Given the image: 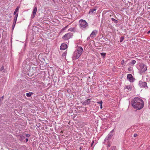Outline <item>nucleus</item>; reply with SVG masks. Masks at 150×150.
Wrapping results in <instances>:
<instances>
[{
    "label": "nucleus",
    "mask_w": 150,
    "mask_h": 150,
    "mask_svg": "<svg viewBox=\"0 0 150 150\" xmlns=\"http://www.w3.org/2000/svg\"><path fill=\"white\" fill-rule=\"evenodd\" d=\"M121 64H122V65H125V62L124 60H122V61L121 62Z\"/></svg>",
    "instance_id": "obj_21"
},
{
    "label": "nucleus",
    "mask_w": 150,
    "mask_h": 150,
    "mask_svg": "<svg viewBox=\"0 0 150 150\" xmlns=\"http://www.w3.org/2000/svg\"><path fill=\"white\" fill-rule=\"evenodd\" d=\"M124 37H121L120 39V42H122L123 40H124Z\"/></svg>",
    "instance_id": "obj_20"
},
{
    "label": "nucleus",
    "mask_w": 150,
    "mask_h": 150,
    "mask_svg": "<svg viewBox=\"0 0 150 150\" xmlns=\"http://www.w3.org/2000/svg\"><path fill=\"white\" fill-rule=\"evenodd\" d=\"M71 28L69 29L68 30H69V31H71Z\"/></svg>",
    "instance_id": "obj_33"
},
{
    "label": "nucleus",
    "mask_w": 150,
    "mask_h": 150,
    "mask_svg": "<svg viewBox=\"0 0 150 150\" xmlns=\"http://www.w3.org/2000/svg\"><path fill=\"white\" fill-rule=\"evenodd\" d=\"M72 36L71 33L65 34L63 37L62 38L64 40H67L70 38Z\"/></svg>",
    "instance_id": "obj_5"
},
{
    "label": "nucleus",
    "mask_w": 150,
    "mask_h": 150,
    "mask_svg": "<svg viewBox=\"0 0 150 150\" xmlns=\"http://www.w3.org/2000/svg\"><path fill=\"white\" fill-rule=\"evenodd\" d=\"M150 33V30L147 33Z\"/></svg>",
    "instance_id": "obj_35"
},
{
    "label": "nucleus",
    "mask_w": 150,
    "mask_h": 150,
    "mask_svg": "<svg viewBox=\"0 0 150 150\" xmlns=\"http://www.w3.org/2000/svg\"><path fill=\"white\" fill-rule=\"evenodd\" d=\"M96 10L95 9H90L89 11V13H93Z\"/></svg>",
    "instance_id": "obj_13"
},
{
    "label": "nucleus",
    "mask_w": 150,
    "mask_h": 150,
    "mask_svg": "<svg viewBox=\"0 0 150 150\" xmlns=\"http://www.w3.org/2000/svg\"><path fill=\"white\" fill-rule=\"evenodd\" d=\"M19 8V7L18 6L16 8V9L15 11L16 12H17L18 11Z\"/></svg>",
    "instance_id": "obj_18"
},
{
    "label": "nucleus",
    "mask_w": 150,
    "mask_h": 150,
    "mask_svg": "<svg viewBox=\"0 0 150 150\" xmlns=\"http://www.w3.org/2000/svg\"><path fill=\"white\" fill-rule=\"evenodd\" d=\"M83 48L82 47H79L75 51L73 54V59H77L81 55L83 52Z\"/></svg>",
    "instance_id": "obj_2"
},
{
    "label": "nucleus",
    "mask_w": 150,
    "mask_h": 150,
    "mask_svg": "<svg viewBox=\"0 0 150 150\" xmlns=\"http://www.w3.org/2000/svg\"><path fill=\"white\" fill-rule=\"evenodd\" d=\"M136 62L135 60H132L131 63L132 64H134Z\"/></svg>",
    "instance_id": "obj_19"
},
{
    "label": "nucleus",
    "mask_w": 150,
    "mask_h": 150,
    "mask_svg": "<svg viewBox=\"0 0 150 150\" xmlns=\"http://www.w3.org/2000/svg\"><path fill=\"white\" fill-rule=\"evenodd\" d=\"M140 74L145 72L147 70V68L146 66L143 63H141L140 64Z\"/></svg>",
    "instance_id": "obj_4"
},
{
    "label": "nucleus",
    "mask_w": 150,
    "mask_h": 150,
    "mask_svg": "<svg viewBox=\"0 0 150 150\" xmlns=\"http://www.w3.org/2000/svg\"><path fill=\"white\" fill-rule=\"evenodd\" d=\"M126 88L129 90H131L132 89L130 85H127L126 87Z\"/></svg>",
    "instance_id": "obj_15"
},
{
    "label": "nucleus",
    "mask_w": 150,
    "mask_h": 150,
    "mask_svg": "<svg viewBox=\"0 0 150 150\" xmlns=\"http://www.w3.org/2000/svg\"><path fill=\"white\" fill-rule=\"evenodd\" d=\"M79 24L80 27L82 29L86 28L88 26V23L85 20H84L81 19L80 20Z\"/></svg>",
    "instance_id": "obj_3"
},
{
    "label": "nucleus",
    "mask_w": 150,
    "mask_h": 150,
    "mask_svg": "<svg viewBox=\"0 0 150 150\" xmlns=\"http://www.w3.org/2000/svg\"><path fill=\"white\" fill-rule=\"evenodd\" d=\"M33 94V93L30 92L29 93H26V96L28 97H30Z\"/></svg>",
    "instance_id": "obj_12"
},
{
    "label": "nucleus",
    "mask_w": 150,
    "mask_h": 150,
    "mask_svg": "<svg viewBox=\"0 0 150 150\" xmlns=\"http://www.w3.org/2000/svg\"><path fill=\"white\" fill-rule=\"evenodd\" d=\"M3 99H4V96H2L1 98H0V99H1V101H2V100H3Z\"/></svg>",
    "instance_id": "obj_25"
},
{
    "label": "nucleus",
    "mask_w": 150,
    "mask_h": 150,
    "mask_svg": "<svg viewBox=\"0 0 150 150\" xmlns=\"http://www.w3.org/2000/svg\"><path fill=\"white\" fill-rule=\"evenodd\" d=\"M131 103L134 108L140 110L144 106V101L139 98H135L131 102Z\"/></svg>",
    "instance_id": "obj_1"
},
{
    "label": "nucleus",
    "mask_w": 150,
    "mask_h": 150,
    "mask_svg": "<svg viewBox=\"0 0 150 150\" xmlns=\"http://www.w3.org/2000/svg\"><path fill=\"white\" fill-rule=\"evenodd\" d=\"M98 33V31L96 30H94L93 31L91 34L90 35V37L92 38H94L96 36Z\"/></svg>",
    "instance_id": "obj_7"
},
{
    "label": "nucleus",
    "mask_w": 150,
    "mask_h": 150,
    "mask_svg": "<svg viewBox=\"0 0 150 150\" xmlns=\"http://www.w3.org/2000/svg\"><path fill=\"white\" fill-rule=\"evenodd\" d=\"M137 134H134V137H137Z\"/></svg>",
    "instance_id": "obj_26"
},
{
    "label": "nucleus",
    "mask_w": 150,
    "mask_h": 150,
    "mask_svg": "<svg viewBox=\"0 0 150 150\" xmlns=\"http://www.w3.org/2000/svg\"><path fill=\"white\" fill-rule=\"evenodd\" d=\"M1 35L0 34V38H1Z\"/></svg>",
    "instance_id": "obj_36"
},
{
    "label": "nucleus",
    "mask_w": 150,
    "mask_h": 150,
    "mask_svg": "<svg viewBox=\"0 0 150 150\" xmlns=\"http://www.w3.org/2000/svg\"><path fill=\"white\" fill-rule=\"evenodd\" d=\"M100 54L101 56H104L106 55V53L104 52H102L100 53Z\"/></svg>",
    "instance_id": "obj_22"
},
{
    "label": "nucleus",
    "mask_w": 150,
    "mask_h": 150,
    "mask_svg": "<svg viewBox=\"0 0 150 150\" xmlns=\"http://www.w3.org/2000/svg\"><path fill=\"white\" fill-rule=\"evenodd\" d=\"M112 21H114L115 23H117L118 22V21L115 20V19L113 18H112L111 19Z\"/></svg>",
    "instance_id": "obj_16"
},
{
    "label": "nucleus",
    "mask_w": 150,
    "mask_h": 150,
    "mask_svg": "<svg viewBox=\"0 0 150 150\" xmlns=\"http://www.w3.org/2000/svg\"><path fill=\"white\" fill-rule=\"evenodd\" d=\"M16 12H15L14 11V13H13L14 15H16Z\"/></svg>",
    "instance_id": "obj_31"
},
{
    "label": "nucleus",
    "mask_w": 150,
    "mask_h": 150,
    "mask_svg": "<svg viewBox=\"0 0 150 150\" xmlns=\"http://www.w3.org/2000/svg\"><path fill=\"white\" fill-rule=\"evenodd\" d=\"M2 102V101H1V99H0V105H1V102Z\"/></svg>",
    "instance_id": "obj_34"
},
{
    "label": "nucleus",
    "mask_w": 150,
    "mask_h": 150,
    "mask_svg": "<svg viewBox=\"0 0 150 150\" xmlns=\"http://www.w3.org/2000/svg\"><path fill=\"white\" fill-rule=\"evenodd\" d=\"M26 142H28V139L27 138L26 139Z\"/></svg>",
    "instance_id": "obj_32"
},
{
    "label": "nucleus",
    "mask_w": 150,
    "mask_h": 150,
    "mask_svg": "<svg viewBox=\"0 0 150 150\" xmlns=\"http://www.w3.org/2000/svg\"><path fill=\"white\" fill-rule=\"evenodd\" d=\"M37 10V7H35L34 8L33 11L32 12L31 17L33 18H34L36 14Z\"/></svg>",
    "instance_id": "obj_8"
},
{
    "label": "nucleus",
    "mask_w": 150,
    "mask_h": 150,
    "mask_svg": "<svg viewBox=\"0 0 150 150\" xmlns=\"http://www.w3.org/2000/svg\"><path fill=\"white\" fill-rule=\"evenodd\" d=\"M0 71H3L4 72H5V71H4V67L3 66H2L1 67V68H0Z\"/></svg>",
    "instance_id": "obj_17"
},
{
    "label": "nucleus",
    "mask_w": 150,
    "mask_h": 150,
    "mask_svg": "<svg viewBox=\"0 0 150 150\" xmlns=\"http://www.w3.org/2000/svg\"><path fill=\"white\" fill-rule=\"evenodd\" d=\"M97 103H98L100 104H102L103 102L102 101H101L98 102H97Z\"/></svg>",
    "instance_id": "obj_24"
},
{
    "label": "nucleus",
    "mask_w": 150,
    "mask_h": 150,
    "mask_svg": "<svg viewBox=\"0 0 150 150\" xmlns=\"http://www.w3.org/2000/svg\"><path fill=\"white\" fill-rule=\"evenodd\" d=\"M25 136L26 137H28L30 136V135L28 134H26Z\"/></svg>",
    "instance_id": "obj_23"
},
{
    "label": "nucleus",
    "mask_w": 150,
    "mask_h": 150,
    "mask_svg": "<svg viewBox=\"0 0 150 150\" xmlns=\"http://www.w3.org/2000/svg\"><path fill=\"white\" fill-rule=\"evenodd\" d=\"M13 24H14V26L16 24V23H15V21H14V20Z\"/></svg>",
    "instance_id": "obj_28"
},
{
    "label": "nucleus",
    "mask_w": 150,
    "mask_h": 150,
    "mask_svg": "<svg viewBox=\"0 0 150 150\" xmlns=\"http://www.w3.org/2000/svg\"><path fill=\"white\" fill-rule=\"evenodd\" d=\"M18 13H16V15L14 17V21H15V23H16L17 18L18 17Z\"/></svg>",
    "instance_id": "obj_14"
},
{
    "label": "nucleus",
    "mask_w": 150,
    "mask_h": 150,
    "mask_svg": "<svg viewBox=\"0 0 150 150\" xmlns=\"http://www.w3.org/2000/svg\"><path fill=\"white\" fill-rule=\"evenodd\" d=\"M94 141H93L92 142V144H91V146H92L93 143H94Z\"/></svg>",
    "instance_id": "obj_29"
},
{
    "label": "nucleus",
    "mask_w": 150,
    "mask_h": 150,
    "mask_svg": "<svg viewBox=\"0 0 150 150\" xmlns=\"http://www.w3.org/2000/svg\"><path fill=\"white\" fill-rule=\"evenodd\" d=\"M127 79L130 82H133L134 81V78L131 74H128L127 75Z\"/></svg>",
    "instance_id": "obj_6"
},
{
    "label": "nucleus",
    "mask_w": 150,
    "mask_h": 150,
    "mask_svg": "<svg viewBox=\"0 0 150 150\" xmlns=\"http://www.w3.org/2000/svg\"><path fill=\"white\" fill-rule=\"evenodd\" d=\"M90 99H88L84 101L83 103L85 105H88L90 103Z\"/></svg>",
    "instance_id": "obj_11"
},
{
    "label": "nucleus",
    "mask_w": 150,
    "mask_h": 150,
    "mask_svg": "<svg viewBox=\"0 0 150 150\" xmlns=\"http://www.w3.org/2000/svg\"><path fill=\"white\" fill-rule=\"evenodd\" d=\"M139 85L140 87L145 88L147 87V84L145 82L140 81L139 83Z\"/></svg>",
    "instance_id": "obj_9"
},
{
    "label": "nucleus",
    "mask_w": 150,
    "mask_h": 150,
    "mask_svg": "<svg viewBox=\"0 0 150 150\" xmlns=\"http://www.w3.org/2000/svg\"><path fill=\"white\" fill-rule=\"evenodd\" d=\"M100 108L101 109L102 108V104H100Z\"/></svg>",
    "instance_id": "obj_30"
},
{
    "label": "nucleus",
    "mask_w": 150,
    "mask_h": 150,
    "mask_svg": "<svg viewBox=\"0 0 150 150\" xmlns=\"http://www.w3.org/2000/svg\"><path fill=\"white\" fill-rule=\"evenodd\" d=\"M67 47V45L65 43H62L60 47V49L61 50H65Z\"/></svg>",
    "instance_id": "obj_10"
},
{
    "label": "nucleus",
    "mask_w": 150,
    "mask_h": 150,
    "mask_svg": "<svg viewBox=\"0 0 150 150\" xmlns=\"http://www.w3.org/2000/svg\"><path fill=\"white\" fill-rule=\"evenodd\" d=\"M113 149L112 150H115V146H113Z\"/></svg>",
    "instance_id": "obj_27"
}]
</instances>
